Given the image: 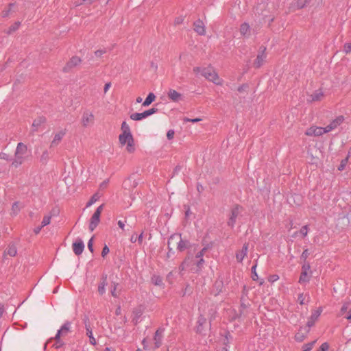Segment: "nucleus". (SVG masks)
<instances>
[{
  "mask_svg": "<svg viewBox=\"0 0 351 351\" xmlns=\"http://www.w3.org/2000/svg\"><path fill=\"white\" fill-rule=\"evenodd\" d=\"M193 71L196 75L200 74L206 80L213 82L215 84H221V83L218 81L219 80L218 74L210 64L207 67L195 66L193 69Z\"/></svg>",
  "mask_w": 351,
  "mask_h": 351,
  "instance_id": "nucleus-1",
  "label": "nucleus"
},
{
  "mask_svg": "<svg viewBox=\"0 0 351 351\" xmlns=\"http://www.w3.org/2000/svg\"><path fill=\"white\" fill-rule=\"evenodd\" d=\"M27 153V145L23 143H19L15 150L14 158L12 160V166L18 167L22 165L25 160Z\"/></svg>",
  "mask_w": 351,
  "mask_h": 351,
  "instance_id": "nucleus-2",
  "label": "nucleus"
},
{
  "mask_svg": "<svg viewBox=\"0 0 351 351\" xmlns=\"http://www.w3.org/2000/svg\"><path fill=\"white\" fill-rule=\"evenodd\" d=\"M82 61L80 57L77 56H72L62 68V71L66 73L71 72L74 68L79 66Z\"/></svg>",
  "mask_w": 351,
  "mask_h": 351,
  "instance_id": "nucleus-3",
  "label": "nucleus"
},
{
  "mask_svg": "<svg viewBox=\"0 0 351 351\" xmlns=\"http://www.w3.org/2000/svg\"><path fill=\"white\" fill-rule=\"evenodd\" d=\"M158 111V109L156 108H152L149 110H147L143 112H134L130 114V117L132 120L134 121H141L143 119L148 117L149 116L156 113Z\"/></svg>",
  "mask_w": 351,
  "mask_h": 351,
  "instance_id": "nucleus-4",
  "label": "nucleus"
},
{
  "mask_svg": "<svg viewBox=\"0 0 351 351\" xmlns=\"http://www.w3.org/2000/svg\"><path fill=\"white\" fill-rule=\"evenodd\" d=\"M243 209V207L239 204H235L231 209L230 215L227 222V224L230 228H233L236 223V219L239 216L241 210Z\"/></svg>",
  "mask_w": 351,
  "mask_h": 351,
  "instance_id": "nucleus-5",
  "label": "nucleus"
},
{
  "mask_svg": "<svg viewBox=\"0 0 351 351\" xmlns=\"http://www.w3.org/2000/svg\"><path fill=\"white\" fill-rule=\"evenodd\" d=\"M265 51H266L265 47H264V46L260 47L256 58L254 62V66L256 69H259L260 67H261L263 65L265 58H267V54L265 53Z\"/></svg>",
  "mask_w": 351,
  "mask_h": 351,
  "instance_id": "nucleus-6",
  "label": "nucleus"
},
{
  "mask_svg": "<svg viewBox=\"0 0 351 351\" xmlns=\"http://www.w3.org/2000/svg\"><path fill=\"white\" fill-rule=\"evenodd\" d=\"M322 307H319L317 309L314 310L312 311L311 315L310 317L308 319V322L306 323V328H311L312 326H313L316 322V321L318 319L319 317L320 316L322 312Z\"/></svg>",
  "mask_w": 351,
  "mask_h": 351,
  "instance_id": "nucleus-7",
  "label": "nucleus"
},
{
  "mask_svg": "<svg viewBox=\"0 0 351 351\" xmlns=\"http://www.w3.org/2000/svg\"><path fill=\"white\" fill-rule=\"evenodd\" d=\"M177 236H180V237H176L175 239L178 240L177 245V250L179 252H183L186 249H189L191 247V243L187 239L183 240L181 237V234H176Z\"/></svg>",
  "mask_w": 351,
  "mask_h": 351,
  "instance_id": "nucleus-8",
  "label": "nucleus"
},
{
  "mask_svg": "<svg viewBox=\"0 0 351 351\" xmlns=\"http://www.w3.org/2000/svg\"><path fill=\"white\" fill-rule=\"evenodd\" d=\"M83 322L85 325V328L86 330V335L89 337L90 343L95 346L96 345V340L93 335L92 328L90 325V320L87 316H85L83 319Z\"/></svg>",
  "mask_w": 351,
  "mask_h": 351,
  "instance_id": "nucleus-9",
  "label": "nucleus"
},
{
  "mask_svg": "<svg viewBox=\"0 0 351 351\" xmlns=\"http://www.w3.org/2000/svg\"><path fill=\"white\" fill-rule=\"evenodd\" d=\"M345 120V118L343 115H339L334 120H332L327 126L325 127L326 132H329L335 129H336L338 126H339Z\"/></svg>",
  "mask_w": 351,
  "mask_h": 351,
  "instance_id": "nucleus-10",
  "label": "nucleus"
},
{
  "mask_svg": "<svg viewBox=\"0 0 351 351\" xmlns=\"http://www.w3.org/2000/svg\"><path fill=\"white\" fill-rule=\"evenodd\" d=\"M71 323L69 321H66L64 324L61 326L60 329L58 330L53 339H57L58 341L60 340L61 336H65L70 331Z\"/></svg>",
  "mask_w": 351,
  "mask_h": 351,
  "instance_id": "nucleus-11",
  "label": "nucleus"
},
{
  "mask_svg": "<svg viewBox=\"0 0 351 351\" xmlns=\"http://www.w3.org/2000/svg\"><path fill=\"white\" fill-rule=\"evenodd\" d=\"M193 29L198 35L204 36L206 34L205 24L199 19L193 22Z\"/></svg>",
  "mask_w": 351,
  "mask_h": 351,
  "instance_id": "nucleus-12",
  "label": "nucleus"
},
{
  "mask_svg": "<svg viewBox=\"0 0 351 351\" xmlns=\"http://www.w3.org/2000/svg\"><path fill=\"white\" fill-rule=\"evenodd\" d=\"M207 324V320L204 317V315H200L198 317L197 322V326L195 328V331L198 334L204 335L205 331V326Z\"/></svg>",
  "mask_w": 351,
  "mask_h": 351,
  "instance_id": "nucleus-13",
  "label": "nucleus"
},
{
  "mask_svg": "<svg viewBox=\"0 0 351 351\" xmlns=\"http://www.w3.org/2000/svg\"><path fill=\"white\" fill-rule=\"evenodd\" d=\"M325 133H327L325 128L322 127H311L306 130L305 134L307 136H319Z\"/></svg>",
  "mask_w": 351,
  "mask_h": 351,
  "instance_id": "nucleus-14",
  "label": "nucleus"
},
{
  "mask_svg": "<svg viewBox=\"0 0 351 351\" xmlns=\"http://www.w3.org/2000/svg\"><path fill=\"white\" fill-rule=\"evenodd\" d=\"M309 331V328L300 326L298 332L295 335V340L298 342H302L306 339Z\"/></svg>",
  "mask_w": 351,
  "mask_h": 351,
  "instance_id": "nucleus-15",
  "label": "nucleus"
},
{
  "mask_svg": "<svg viewBox=\"0 0 351 351\" xmlns=\"http://www.w3.org/2000/svg\"><path fill=\"white\" fill-rule=\"evenodd\" d=\"M165 329L162 328H158L155 332L154 336V346L156 348H158L162 345V339L163 337V332Z\"/></svg>",
  "mask_w": 351,
  "mask_h": 351,
  "instance_id": "nucleus-16",
  "label": "nucleus"
},
{
  "mask_svg": "<svg viewBox=\"0 0 351 351\" xmlns=\"http://www.w3.org/2000/svg\"><path fill=\"white\" fill-rule=\"evenodd\" d=\"M73 252L75 255L82 254L84 250V244L81 239H77L72 245Z\"/></svg>",
  "mask_w": 351,
  "mask_h": 351,
  "instance_id": "nucleus-17",
  "label": "nucleus"
},
{
  "mask_svg": "<svg viewBox=\"0 0 351 351\" xmlns=\"http://www.w3.org/2000/svg\"><path fill=\"white\" fill-rule=\"evenodd\" d=\"M108 275L106 274H102L101 277V281L98 285V293L100 295H103L106 293V287L108 285Z\"/></svg>",
  "mask_w": 351,
  "mask_h": 351,
  "instance_id": "nucleus-18",
  "label": "nucleus"
},
{
  "mask_svg": "<svg viewBox=\"0 0 351 351\" xmlns=\"http://www.w3.org/2000/svg\"><path fill=\"white\" fill-rule=\"evenodd\" d=\"M66 134V130H63L60 131L58 133L56 134L52 141L50 144V147H55L59 145V143L62 140L63 137Z\"/></svg>",
  "mask_w": 351,
  "mask_h": 351,
  "instance_id": "nucleus-19",
  "label": "nucleus"
},
{
  "mask_svg": "<svg viewBox=\"0 0 351 351\" xmlns=\"http://www.w3.org/2000/svg\"><path fill=\"white\" fill-rule=\"evenodd\" d=\"M224 287V282L223 279L221 276H219L217 279L215 280L213 285V289L215 291V295H219L223 291V289Z\"/></svg>",
  "mask_w": 351,
  "mask_h": 351,
  "instance_id": "nucleus-20",
  "label": "nucleus"
},
{
  "mask_svg": "<svg viewBox=\"0 0 351 351\" xmlns=\"http://www.w3.org/2000/svg\"><path fill=\"white\" fill-rule=\"evenodd\" d=\"M100 221V215L97 214V213H94L90 219L89 223V230L90 232H93L98 226Z\"/></svg>",
  "mask_w": 351,
  "mask_h": 351,
  "instance_id": "nucleus-21",
  "label": "nucleus"
},
{
  "mask_svg": "<svg viewBox=\"0 0 351 351\" xmlns=\"http://www.w3.org/2000/svg\"><path fill=\"white\" fill-rule=\"evenodd\" d=\"M248 250V243L243 244L242 249L236 253V258L239 263H241L246 256Z\"/></svg>",
  "mask_w": 351,
  "mask_h": 351,
  "instance_id": "nucleus-22",
  "label": "nucleus"
},
{
  "mask_svg": "<svg viewBox=\"0 0 351 351\" xmlns=\"http://www.w3.org/2000/svg\"><path fill=\"white\" fill-rule=\"evenodd\" d=\"M167 95L170 100L175 102H178L182 99V95L174 89H169Z\"/></svg>",
  "mask_w": 351,
  "mask_h": 351,
  "instance_id": "nucleus-23",
  "label": "nucleus"
},
{
  "mask_svg": "<svg viewBox=\"0 0 351 351\" xmlns=\"http://www.w3.org/2000/svg\"><path fill=\"white\" fill-rule=\"evenodd\" d=\"M94 120V115L91 112H84L82 115V125L84 127H86L89 123H92Z\"/></svg>",
  "mask_w": 351,
  "mask_h": 351,
  "instance_id": "nucleus-24",
  "label": "nucleus"
},
{
  "mask_svg": "<svg viewBox=\"0 0 351 351\" xmlns=\"http://www.w3.org/2000/svg\"><path fill=\"white\" fill-rule=\"evenodd\" d=\"M143 311L141 308H134L132 311L133 313V318H132V322L136 326L140 322V317L143 315Z\"/></svg>",
  "mask_w": 351,
  "mask_h": 351,
  "instance_id": "nucleus-25",
  "label": "nucleus"
},
{
  "mask_svg": "<svg viewBox=\"0 0 351 351\" xmlns=\"http://www.w3.org/2000/svg\"><path fill=\"white\" fill-rule=\"evenodd\" d=\"M134 138H133V136L132 134H125V133H122L119 135V143L122 145H125L126 143H128V142L130 141H132L133 140Z\"/></svg>",
  "mask_w": 351,
  "mask_h": 351,
  "instance_id": "nucleus-26",
  "label": "nucleus"
},
{
  "mask_svg": "<svg viewBox=\"0 0 351 351\" xmlns=\"http://www.w3.org/2000/svg\"><path fill=\"white\" fill-rule=\"evenodd\" d=\"M46 122V118L44 116H40L34 120L32 123L33 131L36 132L38 130V127L43 123Z\"/></svg>",
  "mask_w": 351,
  "mask_h": 351,
  "instance_id": "nucleus-27",
  "label": "nucleus"
},
{
  "mask_svg": "<svg viewBox=\"0 0 351 351\" xmlns=\"http://www.w3.org/2000/svg\"><path fill=\"white\" fill-rule=\"evenodd\" d=\"M176 237H180V236H177L176 234H172L169 237L167 241V248L168 252L167 254V258H170L173 255H174L175 252L173 250L172 247H170L171 242L175 240Z\"/></svg>",
  "mask_w": 351,
  "mask_h": 351,
  "instance_id": "nucleus-28",
  "label": "nucleus"
},
{
  "mask_svg": "<svg viewBox=\"0 0 351 351\" xmlns=\"http://www.w3.org/2000/svg\"><path fill=\"white\" fill-rule=\"evenodd\" d=\"M17 254V248L14 243H10L8 247L4 252V254H8L10 256H15Z\"/></svg>",
  "mask_w": 351,
  "mask_h": 351,
  "instance_id": "nucleus-29",
  "label": "nucleus"
},
{
  "mask_svg": "<svg viewBox=\"0 0 351 351\" xmlns=\"http://www.w3.org/2000/svg\"><path fill=\"white\" fill-rule=\"evenodd\" d=\"M151 282L156 286H164L162 278L158 275L154 274L151 278Z\"/></svg>",
  "mask_w": 351,
  "mask_h": 351,
  "instance_id": "nucleus-30",
  "label": "nucleus"
},
{
  "mask_svg": "<svg viewBox=\"0 0 351 351\" xmlns=\"http://www.w3.org/2000/svg\"><path fill=\"white\" fill-rule=\"evenodd\" d=\"M49 159V152L47 149L44 150L40 157V162L42 163L43 165H46Z\"/></svg>",
  "mask_w": 351,
  "mask_h": 351,
  "instance_id": "nucleus-31",
  "label": "nucleus"
},
{
  "mask_svg": "<svg viewBox=\"0 0 351 351\" xmlns=\"http://www.w3.org/2000/svg\"><path fill=\"white\" fill-rule=\"evenodd\" d=\"M156 99V96L153 93H149L147 96L146 99L143 103V106H149L153 101H154Z\"/></svg>",
  "mask_w": 351,
  "mask_h": 351,
  "instance_id": "nucleus-32",
  "label": "nucleus"
},
{
  "mask_svg": "<svg viewBox=\"0 0 351 351\" xmlns=\"http://www.w3.org/2000/svg\"><path fill=\"white\" fill-rule=\"evenodd\" d=\"M310 280V277L308 275V271H302L299 278V282L300 284L304 282H308Z\"/></svg>",
  "mask_w": 351,
  "mask_h": 351,
  "instance_id": "nucleus-33",
  "label": "nucleus"
},
{
  "mask_svg": "<svg viewBox=\"0 0 351 351\" xmlns=\"http://www.w3.org/2000/svg\"><path fill=\"white\" fill-rule=\"evenodd\" d=\"M118 286H119V283L118 282H114V281L111 282L110 293H111V295L114 298H116L119 297V294L117 293V289Z\"/></svg>",
  "mask_w": 351,
  "mask_h": 351,
  "instance_id": "nucleus-34",
  "label": "nucleus"
},
{
  "mask_svg": "<svg viewBox=\"0 0 351 351\" xmlns=\"http://www.w3.org/2000/svg\"><path fill=\"white\" fill-rule=\"evenodd\" d=\"M250 31V25L247 23H243L240 26V33L245 36Z\"/></svg>",
  "mask_w": 351,
  "mask_h": 351,
  "instance_id": "nucleus-35",
  "label": "nucleus"
},
{
  "mask_svg": "<svg viewBox=\"0 0 351 351\" xmlns=\"http://www.w3.org/2000/svg\"><path fill=\"white\" fill-rule=\"evenodd\" d=\"M323 95V93L321 90H316L311 95V98L313 101H319Z\"/></svg>",
  "mask_w": 351,
  "mask_h": 351,
  "instance_id": "nucleus-36",
  "label": "nucleus"
},
{
  "mask_svg": "<svg viewBox=\"0 0 351 351\" xmlns=\"http://www.w3.org/2000/svg\"><path fill=\"white\" fill-rule=\"evenodd\" d=\"M190 257L191 254L189 252L187 256L184 258V260L181 263L180 265L179 266V270L180 272L185 269V265H187L189 263Z\"/></svg>",
  "mask_w": 351,
  "mask_h": 351,
  "instance_id": "nucleus-37",
  "label": "nucleus"
},
{
  "mask_svg": "<svg viewBox=\"0 0 351 351\" xmlns=\"http://www.w3.org/2000/svg\"><path fill=\"white\" fill-rule=\"evenodd\" d=\"M121 129L122 133H125V134H132V133H131V131H130V126H129V125L126 123V121H123V122L121 123Z\"/></svg>",
  "mask_w": 351,
  "mask_h": 351,
  "instance_id": "nucleus-38",
  "label": "nucleus"
},
{
  "mask_svg": "<svg viewBox=\"0 0 351 351\" xmlns=\"http://www.w3.org/2000/svg\"><path fill=\"white\" fill-rule=\"evenodd\" d=\"M311 0H297L296 5L298 8L302 9L308 4Z\"/></svg>",
  "mask_w": 351,
  "mask_h": 351,
  "instance_id": "nucleus-39",
  "label": "nucleus"
},
{
  "mask_svg": "<svg viewBox=\"0 0 351 351\" xmlns=\"http://www.w3.org/2000/svg\"><path fill=\"white\" fill-rule=\"evenodd\" d=\"M126 149L129 153H133L135 150L134 147V140L130 141L128 143H127Z\"/></svg>",
  "mask_w": 351,
  "mask_h": 351,
  "instance_id": "nucleus-40",
  "label": "nucleus"
},
{
  "mask_svg": "<svg viewBox=\"0 0 351 351\" xmlns=\"http://www.w3.org/2000/svg\"><path fill=\"white\" fill-rule=\"evenodd\" d=\"M245 300H246L245 298H244L243 295H241V298H240V302H241L240 308H241L240 310V314L243 313V310L247 308L248 306V305L245 304Z\"/></svg>",
  "mask_w": 351,
  "mask_h": 351,
  "instance_id": "nucleus-41",
  "label": "nucleus"
},
{
  "mask_svg": "<svg viewBox=\"0 0 351 351\" xmlns=\"http://www.w3.org/2000/svg\"><path fill=\"white\" fill-rule=\"evenodd\" d=\"M348 157H346L344 159H343L341 161V163H340L339 166L338 167V170L339 171L344 170V169H345L346 165L348 164Z\"/></svg>",
  "mask_w": 351,
  "mask_h": 351,
  "instance_id": "nucleus-42",
  "label": "nucleus"
},
{
  "mask_svg": "<svg viewBox=\"0 0 351 351\" xmlns=\"http://www.w3.org/2000/svg\"><path fill=\"white\" fill-rule=\"evenodd\" d=\"M51 216L46 215L43 217L41 227H45L50 223Z\"/></svg>",
  "mask_w": 351,
  "mask_h": 351,
  "instance_id": "nucleus-43",
  "label": "nucleus"
},
{
  "mask_svg": "<svg viewBox=\"0 0 351 351\" xmlns=\"http://www.w3.org/2000/svg\"><path fill=\"white\" fill-rule=\"evenodd\" d=\"M315 341H312L311 343H306L302 347L303 351H311L313 348V344Z\"/></svg>",
  "mask_w": 351,
  "mask_h": 351,
  "instance_id": "nucleus-44",
  "label": "nucleus"
},
{
  "mask_svg": "<svg viewBox=\"0 0 351 351\" xmlns=\"http://www.w3.org/2000/svg\"><path fill=\"white\" fill-rule=\"evenodd\" d=\"M99 197L97 195V193L94 194L91 197L90 199H89V201L88 202L87 204H86V206H90V205H92L93 204H94L97 199H98Z\"/></svg>",
  "mask_w": 351,
  "mask_h": 351,
  "instance_id": "nucleus-45",
  "label": "nucleus"
},
{
  "mask_svg": "<svg viewBox=\"0 0 351 351\" xmlns=\"http://www.w3.org/2000/svg\"><path fill=\"white\" fill-rule=\"evenodd\" d=\"M215 313H216V311L215 310H213V309L209 310V315H210V317H209V327L210 328L211 326L212 321L215 319Z\"/></svg>",
  "mask_w": 351,
  "mask_h": 351,
  "instance_id": "nucleus-46",
  "label": "nucleus"
},
{
  "mask_svg": "<svg viewBox=\"0 0 351 351\" xmlns=\"http://www.w3.org/2000/svg\"><path fill=\"white\" fill-rule=\"evenodd\" d=\"M256 264L253 265L252 267V278L254 281L257 280L258 278L257 273L256 271Z\"/></svg>",
  "mask_w": 351,
  "mask_h": 351,
  "instance_id": "nucleus-47",
  "label": "nucleus"
},
{
  "mask_svg": "<svg viewBox=\"0 0 351 351\" xmlns=\"http://www.w3.org/2000/svg\"><path fill=\"white\" fill-rule=\"evenodd\" d=\"M202 121L201 118H195V119H189L188 117L183 118V121L184 123L186 122H191V123H197L199 121Z\"/></svg>",
  "mask_w": 351,
  "mask_h": 351,
  "instance_id": "nucleus-48",
  "label": "nucleus"
},
{
  "mask_svg": "<svg viewBox=\"0 0 351 351\" xmlns=\"http://www.w3.org/2000/svg\"><path fill=\"white\" fill-rule=\"evenodd\" d=\"M329 348V344L327 342L323 343L317 351H327Z\"/></svg>",
  "mask_w": 351,
  "mask_h": 351,
  "instance_id": "nucleus-49",
  "label": "nucleus"
},
{
  "mask_svg": "<svg viewBox=\"0 0 351 351\" xmlns=\"http://www.w3.org/2000/svg\"><path fill=\"white\" fill-rule=\"evenodd\" d=\"M308 226L305 225L300 228V232L302 234V236L304 237H305L308 234Z\"/></svg>",
  "mask_w": 351,
  "mask_h": 351,
  "instance_id": "nucleus-50",
  "label": "nucleus"
},
{
  "mask_svg": "<svg viewBox=\"0 0 351 351\" xmlns=\"http://www.w3.org/2000/svg\"><path fill=\"white\" fill-rule=\"evenodd\" d=\"M184 20V17L183 16H178L174 20V25H180L183 23Z\"/></svg>",
  "mask_w": 351,
  "mask_h": 351,
  "instance_id": "nucleus-51",
  "label": "nucleus"
},
{
  "mask_svg": "<svg viewBox=\"0 0 351 351\" xmlns=\"http://www.w3.org/2000/svg\"><path fill=\"white\" fill-rule=\"evenodd\" d=\"M309 254H310V253L308 252V249H305L303 251V252H302V255L300 256V258L302 260H303V261H306V260L308 257Z\"/></svg>",
  "mask_w": 351,
  "mask_h": 351,
  "instance_id": "nucleus-52",
  "label": "nucleus"
},
{
  "mask_svg": "<svg viewBox=\"0 0 351 351\" xmlns=\"http://www.w3.org/2000/svg\"><path fill=\"white\" fill-rule=\"evenodd\" d=\"M208 248L206 247L202 248L199 252H198L195 256L196 258H203L205 252L207 251Z\"/></svg>",
  "mask_w": 351,
  "mask_h": 351,
  "instance_id": "nucleus-53",
  "label": "nucleus"
},
{
  "mask_svg": "<svg viewBox=\"0 0 351 351\" xmlns=\"http://www.w3.org/2000/svg\"><path fill=\"white\" fill-rule=\"evenodd\" d=\"M311 266L309 263L306 261H304V264L302 266V271H308L310 270Z\"/></svg>",
  "mask_w": 351,
  "mask_h": 351,
  "instance_id": "nucleus-54",
  "label": "nucleus"
},
{
  "mask_svg": "<svg viewBox=\"0 0 351 351\" xmlns=\"http://www.w3.org/2000/svg\"><path fill=\"white\" fill-rule=\"evenodd\" d=\"M110 252L109 247L107 245H104L102 251H101V256L104 258Z\"/></svg>",
  "mask_w": 351,
  "mask_h": 351,
  "instance_id": "nucleus-55",
  "label": "nucleus"
},
{
  "mask_svg": "<svg viewBox=\"0 0 351 351\" xmlns=\"http://www.w3.org/2000/svg\"><path fill=\"white\" fill-rule=\"evenodd\" d=\"M199 258V260L197 261L196 265H197L198 269L201 270L204 264V260L203 258Z\"/></svg>",
  "mask_w": 351,
  "mask_h": 351,
  "instance_id": "nucleus-56",
  "label": "nucleus"
},
{
  "mask_svg": "<svg viewBox=\"0 0 351 351\" xmlns=\"http://www.w3.org/2000/svg\"><path fill=\"white\" fill-rule=\"evenodd\" d=\"M175 132L173 130H169L167 132V138L168 140H172L174 137Z\"/></svg>",
  "mask_w": 351,
  "mask_h": 351,
  "instance_id": "nucleus-57",
  "label": "nucleus"
},
{
  "mask_svg": "<svg viewBox=\"0 0 351 351\" xmlns=\"http://www.w3.org/2000/svg\"><path fill=\"white\" fill-rule=\"evenodd\" d=\"M343 51L346 53H350L351 52V43H346L343 46Z\"/></svg>",
  "mask_w": 351,
  "mask_h": 351,
  "instance_id": "nucleus-58",
  "label": "nucleus"
},
{
  "mask_svg": "<svg viewBox=\"0 0 351 351\" xmlns=\"http://www.w3.org/2000/svg\"><path fill=\"white\" fill-rule=\"evenodd\" d=\"M279 279V276L277 274H273L269 276L268 280L270 282H276Z\"/></svg>",
  "mask_w": 351,
  "mask_h": 351,
  "instance_id": "nucleus-59",
  "label": "nucleus"
},
{
  "mask_svg": "<svg viewBox=\"0 0 351 351\" xmlns=\"http://www.w3.org/2000/svg\"><path fill=\"white\" fill-rule=\"evenodd\" d=\"M54 340L56 341V343L53 345V346L54 348H56V349L61 348L64 345V343L62 341V340L60 339L58 341L57 339H54Z\"/></svg>",
  "mask_w": 351,
  "mask_h": 351,
  "instance_id": "nucleus-60",
  "label": "nucleus"
},
{
  "mask_svg": "<svg viewBox=\"0 0 351 351\" xmlns=\"http://www.w3.org/2000/svg\"><path fill=\"white\" fill-rule=\"evenodd\" d=\"M88 248L92 253L94 252L93 248V237L88 242Z\"/></svg>",
  "mask_w": 351,
  "mask_h": 351,
  "instance_id": "nucleus-61",
  "label": "nucleus"
},
{
  "mask_svg": "<svg viewBox=\"0 0 351 351\" xmlns=\"http://www.w3.org/2000/svg\"><path fill=\"white\" fill-rule=\"evenodd\" d=\"M0 158L7 161L11 160L10 156L4 152L0 153Z\"/></svg>",
  "mask_w": 351,
  "mask_h": 351,
  "instance_id": "nucleus-62",
  "label": "nucleus"
},
{
  "mask_svg": "<svg viewBox=\"0 0 351 351\" xmlns=\"http://www.w3.org/2000/svg\"><path fill=\"white\" fill-rule=\"evenodd\" d=\"M247 88H248V85L247 84H243L238 87L237 90L239 93H242L243 91H245Z\"/></svg>",
  "mask_w": 351,
  "mask_h": 351,
  "instance_id": "nucleus-63",
  "label": "nucleus"
},
{
  "mask_svg": "<svg viewBox=\"0 0 351 351\" xmlns=\"http://www.w3.org/2000/svg\"><path fill=\"white\" fill-rule=\"evenodd\" d=\"M60 210L58 208H53L50 211V215L49 216H57L59 215Z\"/></svg>",
  "mask_w": 351,
  "mask_h": 351,
  "instance_id": "nucleus-64",
  "label": "nucleus"
}]
</instances>
